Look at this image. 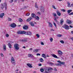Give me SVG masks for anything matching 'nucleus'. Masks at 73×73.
I'll return each mask as SVG.
<instances>
[{
    "instance_id": "4",
    "label": "nucleus",
    "mask_w": 73,
    "mask_h": 73,
    "mask_svg": "<svg viewBox=\"0 0 73 73\" xmlns=\"http://www.w3.org/2000/svg\"><path fill=\"white\" fill-rule=\"evenodd\" d=\"M58 56L59 57H61L62 56V54L63 53L60 50H59L58 51Z\"/></svg>"
},
{
    "instance_id": "1",
    "label": "nucleus",
    "mask_w": 73,
    "mask_h": 73,
    "mask_svg": "<svg viewBox=\"0 0 73 73\" xmlns=\"http://www.w3.org/2000/svg\"><path fill=\"white\" fill-rule=\"evenodd\" d=\"M17 33L18 34H25L26 35H32V32L31 31L26 32L25 31H19Z\"/></svg>"
},
{
    "instance_id": "7",
    "label": "nucleus",
    "mask_w": 73,
    "mask_h": 73,
    "mask_svg": "<svg viewBox=\"0 0 73 73\" xmlns=\"http://www.w3.org/2000/svg\"><path fill=\"white\" fill-rule=\"evenodd\" d=\"M47 64L49 65H50L51 66H55L56 65V64H54L52 63V62H48Z\"/></svg>"
},
{
    "instance_id": "59",
    "label": "nucleus",
    "mask_w": 73,
    "mask_h": 73,
    "mask_svg": "<svg viewBox=\"0 0 73 73\" xmlns=\"http://www.w3.org/2000/svg\"><path fill=\"white\" fill-rule=\"evenodd\" d=\"M29 49L30 50H33V49L32 48H31Z\"/></svg>"
},
{
    "instance_id": "62",
    "label": "nucleus",
    "mask_w": 73,
    "mask_h": 73,
    "mask_svg": "<svg viewBox=\"0 0 73 73\" xmlns=\"http://www.w3.org/2000/svg\"><path fill=\"white\" fill-rule=\"evenodd\" d=\"M70 28H73V27H72L71 25H70Z\"/></svg>"
},
{
    "instance_id": "40",
    "label": "nucleus",
    "mask_w": 73,
    "mask_h": 73,
    "mask_svg": "<svg viewBox=\"0 0 73 73\" xmlns=\"http://www.w3.org/2000/svg\"><path fill=\"white\" fill-rule=\"evenodd\" d=\"M67 3L68 5H70V3L69 2H67Z\"/></svg>"
},
{
    "instance_id": "60",
    "label": "nucleus",
    "mask_w": 73,
    "mask_h": 73,
    "mask_svg": "<svg viewBox=\"0 0 73 73\" xmlns=\"http://www.w3.org/2000/svg\"><path fill=\"white\" fill-rule=\"evenodd\" d=\"M73 6V4H72L70 6L71 7H72Z\"/></svg>"
},
{
    "instance_id": "55",
    "label": "nucleus",
    "mask_w": 73,
    "mask_h": 73,
    "mask_svg": "<svg viewBox=\"0 0 73 73\" xmlns=\"http://www.w3.org/2000/svg\"><path fill=\"white\" fill-rule=\"evenodd\" d=\"M36 55L37 56H41V55L40 54H37Z\"/></svg>"
},
{
    "instance_id": "61",
    "label": "nucleus",
    "mask_w": 73,
    "mask_h": 73,
    "mask_svg": "<svg viewBox=\"0 0 73 73\" xmlns=\"http://www.w3.org/2000/svg\"><path fill=\"white\" fill-rule=\"evenodd\" d=\"M23 48H24V49H25V46H24L23 47Z\"/></svg>"
},
{
    "instance_id": "34",
    "label": "nucleus",
    "mask_w": 73,
    "mask_h": 73,
    "mask_svg": "<svg viewBox=\"0 0 73 73\" xmlns=\"http://www.w3.org/2000/svg\"><path fill=\"white\" fill-rule=\"evenodd\" d=\"M52 7L53 8H54V9H56V7H55V6H54V5H52Z\"/></svg>"
},
{
    "instance_id": "2",
    "label": "nucleus",
    "mask_w": 73,
    "mask_h": 73,
    "mask_svg": "<svg viewBox=\"0 0 73 73\" xmlns=\"http://www.w3.org/2000/svg\"><path fill=\"white\" fill-rule=\"evenodd\" d=\"M4 7L5 8V10H6L7 9V8H8L7 3L6 2H4V3L1 4V9H3Z\"/></svg>"
},
{
    "instance_id": "49",
    "label": "nucleus",
    "mask_w": 73,
    "mask_h": 73,
    "mask_svg": "<svg viewBox=\"0 0 73 73\" xmlns=\"http://www.w3.org/2000/svg\"><path fill=\"white\" fill-rule=\"evenodd\" d=\"M69 15H73V12H72L71 13H70L69 14Z\"/></svg>"
},
{
    "instance_id": "64",
    "label": "nucleus",
    "mask_w": 73,
    "mask_h": 73,
    "mask_svg": "<svg viewBox=\"0 0 73 73\" xmlns=\"http://www.w3.org/2000/svg\"><path fill=\"white\" fill-rule=\"evenodd\" d=\"M36 73V72L35 71L34 72V73Z\"/></svg>"
},
{
    "instance_id": "37",
    "label": "nucleus",
    "mask_w": 73,
    "mask_h": 73,
    "mask_svg": "<svg viewBox=\"0 0 73 73\" xmlns=\"http://www.w3.org/2000/svg\"><path fill=\"white\" fill-rule=\"evenodd\" d=\"M57 36H58V37H61V36H62V35H57Z\"/></svg>"
},
{
    "instance_id": "22",
    "label": "nucleus",
    "mask_w": 73,
    "mask_h": 73,
    "mask_svg": "<svg viewBox=\"0 0 73 73\" xmlns=\"http://www.w3.org/2000/svg\"><path fill=\"white\" fill-rule=\"evenodd\" d=\"M3 50L5 51L6 50V46L5 44L3 45Z\"/></svg>"
},
{
    "instance_id": "32",
    "label": "nucleus",
    "mask_w": 73,
    "mask_h": 73,
    "mask_svg": "<svg viewBox=\"0 0 73 73\" xmlns=\"http://www.w3.org/2000/svg\"><path fill=\"white\" fill-rule=\"evenodd\" d=\"M22 42H27V39L22 40Z\"/></svg>"
},
{
    "instance_id": "33",
    "label": "nucleus",
    "mask_w": 73,
    "mask_h": 73,
    "mask_svg": "<svg viewBox=\"0 0 73 73\" xmlns=\"http://www.w3.org/2000/svg\"><path fill=\"white\" fill-rule=\"evenodd\" d=\"M53 70V69H52V68H49L48 69V71H49V70Z\"/></svg>"
},
{
    "instance_id": "10",
    "label": "nucleus",
    "mask_w": 73,
    "mask_h": 73,
    "mask_svg": "<svg viewBox=\"0 0 73 73\" xmlns=\"http://www.w3.org/2000/svg\"><path fill=\"white\" fill-rule=\"evenodd\" d=\"M28 56L29 57H32L33 58H34V59L36 58L35 57L33 56V55L32 54H28Z\"/></svg>"
},
{
    "instance_id": "3",
    "label": "nucleus",
    "mask_w": 73,
    "mask_h": 73,
    "mask_svg": "<svg viewBox=\"0 0 73 73\" xmlns=\"http://www.w3.org/2000/svg\"><path fill=\"white\" fill-rule=\"evenodd\" d=\"M57 62L59 63L56 64V66H61V65H64L65 64V62H61L60 60L58 61Z\"/></svg>"
},
{
    "instance_id": "19",
    "label": "nucleus",
    "mask_w": 73,
    "mask_h": 73,
    "mask_svg": "<svg viewBox=\"0 0 73 73\" xmlns=\"http://www.w3.org/2000/svg\"><path fill=\"white\" fill-rule=\"evenodd\" d=\"M29 24L31 25V26H32V27H34L35 26V25L33 23H32V22H30L29 23Z\"/></svg>"
},
{
    "instance_id": "43",
    "label": "nucleus",
    "mask_w": 73,
    "mask_h": 73,
    "mask_svg": "<svg viewBox=\"0 0 73 73\" xmlns=\"http://www.w3.org/2000/svg\"><path fill=\"white\" fill-rule=\"evenodd\" d=\"M36 36L38 38H39V37H40V35L38 34H36Z\"/></svg>"
},
{
    "instance_id": "23",
    "label": "nucleus",
    "mask_w": 73,
    "mask_h": 73,
    "mask_svg": "<svg viewBox=\"0 0 73 73\" xmlns=\"http://www.w3.org/2000/svg\"><path fill=\"white\" fill-rule=\"evenodd\" d=\"M48 24L49 25V26L50 27H51V28H52L53 25H52V24L50 22H48Z\"/></svg>"
},
{
    "instance_id": "28",
    "label": "nucleus",
    "mask_w": 73,
    "mask_h": 73,
    "mask_svg": "<svg viewBox=\"0 0 73 73\" xmlns=\"http://www.w3.org/2000/svg\"><path fill=\"white\" fill-rule=\"evenodd\" d=\"M63 22H64V21H63V19H62L60 20V24H63Z\"/></svg>"
},
{
    "instance_id": "12",
    "label": "nucleus",
    "mask_w": 73,
    "mask_h": 73,
    "mask_svg": "<svg viewBox=\"0 0 73 73\" xmlns=\"http://www.w3.org/2000/svg\"><path fill=\"white\" fill-rule=\"evenodd\" d=\"M5 14L4 13H2L1 14H0V17L1 18H3V16H4Z\"/></svg>"
},
{
    "instance_id": "45",
    "label": "nucleus",
    "mask_w": 73,
    "mask_h": 73,
    "mask_svg": "<svg viewBox=\"0 0 73 73\" xmlns=\"http://www.w3.org/2000/svg\"><path fill=\"white\" fill-rule=\"evenodd\" d=\"M40 44L42 45H44V43H43L42 42H41Z\"/></svg>"
},
{
    "instance_id": "13",
    "label": "nucleus",
    "mask_w": 73,
    "mask_h": 73,
    "mask_svg": "<svg viewBox=\"0 0 73 73\" xmlns=\"http://www.w3.org/2000/svg\"><path fill=\"white\" fill-rule=\"evenodd\" d=\"M52 56L54 58H59V57H57L56 55L54 54H53L52 55Z\"/></svg>"
},
{
    "instance_id": "27",
    "label": "nucleus",
    "mask_w": 73,
    "mask_h": 73,
    "mask_svg": "<svg viewBox=\"0 0 73 73\" xmlns=\"http://www.w3.org/2000/svg\"><path fill=\"white\" fill-rule=\"evenodd\" d=\"M8 46L9 48H10V49L12 48V44H11L10 43H9L8 44Z\"/></svg>"
},
{
    "instance_id": "54",
    "label": "nucleus",
    "mask_w": 73,
    "mask_h": 73,
    "mask_svg": "<svg viewBox=\"0 0 73 73\" xmlns=\"http://www.w3.org/2000/svg\"><path fill=\"white\" fill-rule=\"evenodd\" d=\"M38 14V15H40L41 14V12H38L37 13Z\"/></svg>"
},
{
    "instance_id": "8",
    "label": "nucleus",
    "mask_w": 73,
    "mask_h": 73,
    "mask_svg": "<svg viewBox=\"0 0 73 73\" xmlns=\"http://www.w3.org/2000/svg\"><path fill=\"white\" fill-rule=\"evenodd\" d=\"M16 24L13 23H12L11 25H10V26H11L12 28H15L16 27Z\"/></svg>"
},
{
    "instance_id": "52",
    "label": "nucleus",
    "mask_w": 73,
    "mask_h": 73,
    "mask_svg": "<svg viewBox=\"0 0 73 73\" xmlns=\"http://www.w3.org/2000/svg\"><path fill=\"white\" fill-rule=\"evenodd\" d=\"M6 36L7 37H9V35L8 34H6Z\"/></svg>"
},
{
    "instance_id": "63",
    "label": "nucleus",
    "mask_w": 73,
    "mask_h": 73,
    "mask_svg": "<svg viewBox=\"0 0 73 73\" xmlns=\"http://www.w3.org/2000/svg\"><path fill=\"white\" fill-rule=\"evenodd\" d=\"M71 33L72 34H73V31H71Z\"/></svg>"
},
{
    "instance_id": "38",
    "label": "nucleus",
    "mask_w": 73,
    "mask_h": 73,
    "mask_svg": "<svg viewBox=\"0 0 73 73\" xmlns=\"http://www.w3.org/2000/svg\"><path fill=\"white\" fill-rule=\"evenodd\" d=\"M53 38H50V40L51 42H52V41H53Z\"/></svg>"
},
{
    "instance_id": "6",
    "label": "nucleus",
    "mask_w": 73,
    "mask_h": 73,
    "mask_svg": "<svg viewBox=\"0 0 73 73\" xmlns=\"http://www.w3.org/2000/svg\"><path fill=\"white\" fill-rule=\"evenodd\" d=\"M14 47L17 50H18L19 49V44H14Z\"/></svg>"
},
{
    "instance_id": "50",
    "label": "nucleus",
    "mask_w": 73,
    "mask_h": 73,
    "mask_svg": "<svg viewBox=\"0 0 73 73\" xmlns=\"http://www.w3.org/2000/svg\"><path fill=\"white\" fill-rule=\"evenodd\" d=\"M35 8H38V6H37V5L35 4Z\"/></svg>"
},
{
    "instance_id": "30",
    "label": "nucleus",
    "mask_w": 73,
    "mask_h": 73,
    "mask_svg": "<svg viewBox=\"0 0 73 73\" xmlns=\"http://www.w3.org/2000/svg\"><path fill=\"white\" fill-rule=\"evenodd\" d=\"M35 18H36V20H38L39 19V17L38 16H37L35 17Z\"/></svg>"
},
{
    "instance_id": "29",
    "label": "nucleus",
    "mask_w": 73,
    "mask_h": 73,
    "mask_svg": "<svg viewBox=\"0 0 73 73\" xmlns=\"http://www.w3.org/2000/svg\"><path fill=\"white\" fill-rule=\"evenodd\" d=\"M40 62H43V61H44V60H43V59L42 58H41L40 59Z\"/></svg>"
},
{
    "instance_id": "31",
    "label": "nucleus",
    "mask_w": 73,
    "mask_h": 73,
    "mask_svg": "<svg viewBox=\"0 0 73 73\" xmlns=\"http://www.w3.org/2000/svg\"><path fill=\"white\" fill-rule=\"evenodd\" d=\"M15 61V58H14L13 57H12L11 58V61Z\"/></svg>"
},
{
    "instance_id": "51",
    "label": "nucleus",
    "mask_w": 73,
    "mask_h": 73,
    "mask_svg": "<svg viewBox=\"0 0 73 73\" xmlns=\"http://www.w3.org/2000/svg\"><path fill=\"white\" fill-rule=\"evenodd\" d=\"M1 57H3L4 55H3V54H2V53H1Z\"/></svg>"
},
{
    "instance_id": "14",
    "label": "nucleus",
    "mask_w": 73,
    "mask_h": 73,
    "mask_svg": "<svg viewBox=\"0 0 73 73\" xmlns=\"http://www.w3.org/2000/svg\"><path fill=\"white\" fill-rule=\"evenodd\" d=\"M23 29H25V30H26L27 29H28V26L27 25H25L24 27H23Z\"/></svg>"
},
{
    "instance_id": "53",
    "label": "nucleus",
    "mask_w": 73,
    "mask_h": 73,
    "mask_svg": "<svg viewBox=\"0 0 73 73\" xmlns=\"http://www.w3.org/2000/svg\"><path fill=\"white\" fill-rule=\"evenodd\" d=\"M13 0H12L11 1H10V3H12V2H13Z\"/></svg>"
},
{
    "instance_id": "24",
    "label": "nucleus",
    "mask_w": 73,
    "mask_h": 73,
    "mask_svg": "<svg viewBox=\"0 0 73 73\" xmlns=\"http://www.w3.org/2000/svg\"><path fill=\"white\" fill-rule=\"evenodd\" d=\"M27 65L28 66L29 68H32V65H31V64H27Z\"/></svg>"
},
{
    "instance_id": "41",
    "label": "nucleus",
    "mask_w": 73,
    "mask_h": 73,
    "mask_svg": "<svg viewBox=\"0 0 73 73\" xmlns=\"http://www.w3.org/2000/svg\"><path fill=\"white\" fill-rule=\"evenodd\" d=\"M30 15V14L29 13H27L26 14V16H29Z\"/></svg>"
},
{
    "instance_id": "35",
    "label": "nucleus",
    "mask_w": 73,
    "mask_h": 73,
    "mask_svg": "<svg viewBox=\"0 0 73 73\" xmlns=\"http://www.w3.org/2000/svg\"><path fill=\"white\" fill-rule=\"evenodd\" d=\"M60 42L62 44H64V41L62 40L60 41Z\"/></svg>"
},
{
    "instance_id": "11",
    "label": "nucleus",
    "mask_w": 73,
    "mask_h": 73,
    "mask_svg": "<svg viewBox=\"0 0 73 73\" xmlns=\"http://www.w3.org/2000/svg\"><path fill=\"white\" fill-rule=\"evenodd\" d=\"M66 23H67L68 24H72V21L69 20H67Z\"/></svg>"
},
{
    "instance_id": "57",
    "label": "nucleus",
    "mask_w": 73,
    "mask_h": 73,
    "mask_svg": "<svg viewBox=\"0 0 73 73\" xmlns=\"http://www.w3.org/2000/svg\"><path fill=\"white\" fill-rule=\"evenodd\" d=\"M50 31H54V30H53V29H51L50 30Z\"/></svg>"
},
{
    "instance_id": "21",
    "label": "nucleus",
    "mask_w": 73,
    "mask_h": 73,
    "mask_svg": "<svg viewBox=\"0 0 73 73\" xmlns=\"http://www.w3.org/2000/svg\"><path fill=\"white\" fill-rule=\"evenodd\" d=\"M11 61L12 64H13L14 65H16V62H15V60Z\"/></svg>"
},
{
    "instance_id": "39",
    "label": "nucleus",
    "mask_w": 73,
    "mask_h": 73,
    "mask_svg": "<svg viewBox=\"0 0 73 73\" xmlns=\"http://www.w3.org/2000/svg\"><path fill=\"white\" fill-rule=\"evenodd\" d=\"M44 70L43 69H40V71L41 72H43L44 71Z\"/></svg>"
},
{
    "instance_id": "16",
    "label": "nucleus",
    "mask_w": 73,
    "mask_h": 73,
    "mask_svg": "<svg viewBox=\"0 0 73 73\" xmlns=\"http://www.w3.org/2000/svg\"><path fill=\"white\" fill-rule=\"evenodd\" d=\"M56 13L59 16H61V13L60 12V11H56Z\"/></svg>"
},
{
    "instance_id": "48",
    "label": "nucleus",
    "mask_w": 73,
    "mask_h": 73,
    "mask_svg": "<svg viewBox=\"0 0 73 73\" xmlns=\"http://www.w3.org/2000/svg\"><path fill=\"white\" fill-rule=\"evenodd\" d=\"M54 26H55V27L56 28H57V26H56V23H54Z\"/></svg>"
},
{
    "instance_id": "26",
    "label": "nucleus",
    "mask_w": 73,
    "mask_h": 73,
    "mask_svg": "<svg viewBox=\"0 0 73 73\" xmlns=\"http://www.w3.org/2000/svg\"><path fill=\"white\" fill-rule=\"evenodd\" d=\"M42 57L44 58H46V55H45V54H42Z\"/></svg>"
},
{
    "instance_id": "47",
    "label": "nucleus",
    "mask_w": 73,
    "mask_h": 73,
    "mask_svg": "<svg viewBox=\"0 0 73 73\" xmlns=\"http://www.w3.org/2000/svg\"><path fill=\"white\" fill-rule=\"evenodd\" d=\"M19 21H20V22H21L23 21V20L22 19H19Z\"/></svg>"
},
{
    "instance_id": "56",
    "label": "nucleus",
    "mask_w": 73,
    "mask_h": 73,
    "mask_svg": "<svg viewBox=\"0 0 73 73\" xmlns=\"http://www.w3.org/2000/svg\"><path fill=\"white\" fill-rule=\"evenodd\" d=\"M54 70H55V71H57V69H56V68H54Z\"/></svg>"
},
{
    "instance_id": "46",
    "label": "nucleus",
    "mask_w": 73,
    "mask_h": 73,
    "mask_svg": "<svg viewBox=\"0 0 73 73\" xmlns=\"http://www.w3.org/2000/svg\"><path fill=\"white\" fill-rule=\"evenodd\" d=\"M54 20L55 21H56V23H58V21L57 20H56V18H55Z\"/></svg>"
},
{
    "instance_id": "15",
    "label": "nucleus",
    "mask_w": 73,
    "mask_h": 73,
    "mask_svg": "<svg viewBox=\"0 0 73 73\" xmlns=\"http://www.w3.org/2000/svg\"><path fill=\"white\" fill-rule=\"evenodd\" d=\"M31 17L33 18H35L36 17V15L34 13H32L31 14Z\"/></svg>"
},
{
    "instance_id": "9",
    "label": "nucleus",
    "mask_w": 73,
    "mask_h": 73,
    "mask_svg": "<svg viewBox=\"0 0 73 73\" xmlns=\"http://www.w3.org/2000/svg\"><path fill=\"white\" fill-rule=\"evenodd\" d=\"M40 11L41 12H44V7H41L40 9Z\"/></svg>"
},
{
    "instance_id": "17",
    "label": "nucleus",
    "mask_w": 73,
    "mask_h": 73,
    "mask_svg": "<svg viewBox=\"0 0 73 73\" xmlns=\"http://www.w3.org/2000/svg\"><path fill=\"white\" fill-rule=\"evenodd\" d=\"M31 19H32V17H30L28 19H27V21H28V22H29V21H30L31 20Z\"/></svg>"
},
{
    "instance_id": "25",
    "label": "nucleus",
    "mask_w": 73,
    "mask_h": 73,
    "mask_svg": "<svg viewBox=\"0 0 73 73\" xmlns=\"http://www.w3.org/2000/svg\"><path fill=\"white\" fill-rule=\"evenodd\" d=\"M72 11V10H68L67 11L68 14H69L70 12Z\"/></svg>"
},
{
    "instance_id": "36",
    "label": "nucleus",
    "mask_w": 73,
    "mask_h": 73,
    "mask_svg": "<svg viewBox=\"0 0 73 73\" xmlns=\"http://www.w3.org/2000/svg\"><path fill=\"white\" fill-rule=\"evenodd\" d=\"M8 20L9 21H12V19H11L10 18H8Z\"/></svg>"
},
{
    "instance_id": "44",
    "label": "nucleus",
    "mask_w": 73,
    "mask_h": 73,
    "mask_svg": "<svg viewBox=\"0 0 73 73\" xmlns=\"http://www.w3.org/2000/svg\"><path fill=\"white\" fill-rule=\"evenodd\" d=\"M62 11L64 12H66V10H65V9H62Z\"/></svg>"
},
{
    "instance_id": "58",
    "label": "nucleus",
    "mask_w": 73,
    "mask_h": 73,
    "mask_svg": "<svg viewBox=\"0 0 73 73\" xmlns=\"http://www.w3.org/2000/svg\"><path fill=\"white\" fill-rule=\"evenodd\" d=\"M38 66H42V64H38Z\"/></svg>"
},
{
    "instance_id": "20",
    "label": "nucleus",
    "mask_w": 73,
    "mask_h": 73,
    "mask_svg": "<svg viewBox=\"0 0 73 73\" xmlns=\"http://www.w3.org/2000/svg\"><path fill=\"white\" fill-rule=\"evenodd\" d=\"M29 24L31 25V26H32V27H34L35 26V25L33 23H32V22H30L29 23Z\"/></svg>"
},
{
    "instance_id": "5",
    "label": "nucleus",
    "mask_w": 73,
    "mask_h": 73,
    "mask_svg": "<svg viewBox=\"0 0 73 73\" xmlns=\"http://www.w3.org/2000/svg\"><path fill=\"white\" fill-rule=\"evenodd\" d=\"M63 28H64L66 30H69V27L66 24H64L63 26H62Z\"/></svg>"
},
{
    "instance_id": "18",
    "label": "nucleus",
    "mask_w": 73,
    "mask_h": 73,
    "mask_svg": "<svg viewBox=\"0 0 73 73\" xmlns=\"http://www.w3.org/2000/svg\"><path fill=\"white\" fill-rule=\"evenodd\" d=\"M39 50L40 49H36L34 50L33 51L34 53H36V52H38Z\"/></svg>"
},
{
    "instance_id": "42",
    "label": "nucleus",
    "mask_w": 73,
    "mask_h": 73,
    "mask_svg": "<svg viewBox=\"0 0 73 73\" xmlns=\"http://www.w3.org/2000/svg\"><path fill=\"white\" fill-rule=\"evenodd\" d=\"M53 15L54 16V17H56V16H57L56 15V14L55 13H53Z\"/></svg>"
}]
</instances>
